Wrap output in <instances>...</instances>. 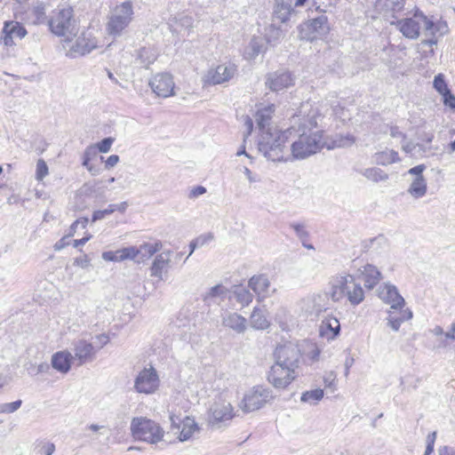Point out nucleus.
Segmentation results:
<instances>
[{
	"label": "nucleus",
	"instance_id": "58",
	"mask_svg": "<svg viewBox=\"0 0 455 455\" xmlns=\"http://www.w3.org/2000/svg\"><path fill=\"white\" fill-rule=\"evenodd\" d=\"M206 193V188L204 186H196L193 188L188 195L189 198H196Z\"/></svg>",
	"mask_w": 455,
	"mask_h": 455
},
{
	"label": "nucleus",
	"instance_id": "34",
	"mask_svg": "<svg viewBox=\"0 0 455 455\" xmlns=\"http://www.w3.org/2000/svg\"><path fill=\"white\" fill-rule=\"evenodd\" d=\"M200 428L194 419L186 417L182 421V428L179 435L181 442L188 441L195 433L199 432Z\"/></svg>",
	"mask_w": 455,
	"mask_h": 455
},
{
	"label": "nucleus",
	"instance_id": "8",
	"mask_svg": "<svg viewBox=\"0 0 455 455\" xmlns=\"http://www.w3.org/2000/svg\"><path fill=\"white\" fill-rule=\"evenodd\" d=\"M301 40L314 41L321 39L330 32V24L325 14L322 13L300 24L298 28Z\"/></svg>",
	"mask_w": 455,
	"mask_h": 455
},
{
	"label": "nucleus",
	"instance_id": "30",
	"mask_svg": "<svg viewBox=\"0 0 455 455\" xmlns=\"http://www.w3.org/2000/svg\"><path fill=\"white\" fill-rule=\"evenodd\" d=\"M102 259L106 261H123L125 259H134L133 246L125 247L115 251H105L102 253Z\"/></svg>",
	"mask_w": 455,
	"mask_h": 455
},
{
	"label": "nucleus",
	"instance_id": "24",
	"mask_svg": "<svg viewBox=\"0 0 455 455\" xmlns=\"http://www.w3.org/2000/svg\"><path fill=\"white\" fill-rule=\"evenodd\" d=\"M340 331L339 321L333 316L325 317L319 327V334L321 337L328 340L334 339Z\"/></svg>",
	"mask_w": 455,
	"mask_h": 455
},
{
	"label": "nucleus",
	"instance_id": "42",
	"mask_svg": "<svg viewBox=\"0 0 455 455\" xmlns=\"http://www.w3.org/2000/svg\"><path fill=\"white\" fill-rule=\"evenodd\" d=\"M323 390L321 388L306 391L302 393L300 401L309 404H317L323 399Z\"/></svg>",
	"mask_w": 455,
	"mask_h": 455
},
{
	"label": "nucleus",
	"instance_id": "9",
	"mask_svg": "<svg viewBox=\"0 0 455 455\" xmlns=\"http://www.w3.org/2000/svg\"><path fill=\"white\" fill-rule=\"evenodd\" d=\"M160 386V379L156 370L153 366L142 369L134 379L133 388L139 394L152 395Z\"/></svg>",
	"mask_w": 455,
	"mask_h": 455
},
{
	"label": "nucleus",
	"instance_id": "51",
	"mask_svg": "<svg viewBox=\"0 0 455 455\" xmlns=\"http://www.w3.org/2000/svg\"><path fill=\"white\" fill-rule=\"evenodd\" d=\"M328 295H329V293L323 294V295L322 294H315L312 296V302L314 304V306H313L314 312L320 313L322 311L326 310V307H324V305H322L321 302L323 300H324Z\"/></svg>",
	"mask_w": 455,
	"mask_h": 455
},
{
	"label": "nucleus",
	"instance_id": "48",
	"mask_svg": "<svg viewBox=\"0 0 455 455\" xmlns=\"http://www.w3.org/2000/svg\"><path fill=\"white\" fill-rule=\"evenodd\" d=\"M96 154L93 146L87 147L83 155V166H84L90 172H92V165L90 164L92 157Z\"/></svg>",
	"mask_w": 455,
	"mask_h": 455
},
{
	"label": "nucleus",
	"instance_id": "36",
	"mask_svg": "<svg viewBox=\"0 0 455 455\" xmlns=\"http://www.w3.org/2000/svg\"><path fill=\"white\" fill-rule=\"evenodd\" d=\"M355 141V139L351 134H337L331 139V142L324 141V147L328 149H333L335 148H346L352 146Z\"/></svg>",
	"mask_w": 455,
	"mask_h": 455
},
{
	"label": "nucleus",
	"instance_id": "15",
	"mask_svg": "<svg viewBox=\"0 0 455 455\" xmlns=\"http://www.w3.org/2000/svg\"><path fill=\"white\" fill-rule=\"evenodd\" d=\"M295 77L286 70H277L267 76L266 85L273 92H279L294 84Z\"/></svg>",
	"mask_w": 455,
	"mask_h": 455
},
{
	"label": "nucleus",
	"instance_id": "6",
	"mask_svg": "<svg viewBox=\"0 0 455 455\" xmlns=\"http://www.w3.org/2000/svg\"><path fill=\"white\" fill-rule=\"evenodd\" d=\"M131 431L134 438L150 443L161 441L164 433L157 423L145 418H134L131 423Z\"/></svg>",
	"mask_w": 455,
	"mask_h": 455
},
{
	"label": "nucleus",
	"instance_id": "31",
	"mask_svg": "<svg viewBox=\"0 0 455 455\" xmlns=\"http://www.w3.org/2000/svg\"><path fill=\"white\" fill-rule=\"evenodd\" d=\"M274 111H275L274 105L267 106V107L259 109L257 111L255 118H256L257 125L260 131V133L262 132L267 131L268 128H271L269 126V122L271 120Z\"/></svg>",
	"mask_w": 455,
	"mask_h": 455
},
{
	"label": "nucleus",
	"instance_id": "38",
	"mask_svg": "<svg viewBox=\"0 0 455 455\" xmlns=\"http://www.w3.org/2000/svg\"><path fill=\"white\" fill-rule=\"evenodd\" d=\"M156 57L152 49L142 47L137 52L136 61L141 66L148 68Z\"/></svg>",
	"mask_w": 455,
	"mask_h": 455
},
{
	"label": "nucleus",
	"instance_id": "56",
	"mask_svg": "<svg viewBox=\"0 0 455 455\" xmlns=\"http://www.w3.org/2000/svg\"><path fill=\"white\" fill-rule=\"evenodd\" d=\"M325 387L335 388L336 386V375L331 371L327 373L323 378Z\"/></svg>",
	"mask_w": 455,
	"mask_h": 455
},
{
	"label": "nucleus",
	"instance_id": "22",
	"mask_svg": "<svg viewBox=\"0 0 455 455\" xmlns=\"http://www.w3.org/2000/svg\"><path fill=\"white\" fill-rule=\"evenodd\" d=\"M387 315V325L395 331H399L401 324L413 316L411 310L404 308V307L398 309H389Z\"/></svg>",
	"mask_w": 455,
	"mask_h": 455
},
{
	"label": "nucleus",
	"instance_id": "61",
	"mask_svg": "<svg viewBox=\"0 0 455 455\" xmlns=\"http://www.w3.org/2000/svg\"><path fill=\"white\" fill-rule=\"evenodd\" d=\"M179 22L187 28L193 26V19L188 15H180Z\"/></svg>",
	"mask_w": 455,
	"mask_h": 455
},
{
	"label": "nucleus",
	"instance_id": "7",
	"mask_svg": "<svg viewBox=\"0 0 455 455\" xmlns=\"http://www.w3.org/2000/svg\"><path fill=\"white\" fill-rule=\"evenodd\" d=\"M273 399L274 395L270 388L255 386L244 395L239 407L243 412L248 413L259 410Z\"/></svg>",
	"mask_w": 455,
	"mask_h": 455
},
{
	"label": "nucleus",
	"instance_id": "5",
	"mask_svg": "<svg viewBox=\"0 0 455 455\" xmlns=\"http://www.w3.org/2000/svg\"><path fill=\"white\" fill-rule=\"evenodd\" d=\"M133 16V4L131 1L116 4L108 15L107 33L115 38L122 36L132 23Z\"/></svg>",
	"mask_w": 455,
	"mask_h": 455
},
{
	"label": "nucleus",
	"instance_id": "43",
	"mask_svg": "<svg viewBox=\"0 0 455 455\" xmlns=\"http://www.w3.org/2000/svg\"><path fill=\"white\" fill-rule=\"evenodd\" d=\"M264 51V44L259 38H252L249 44V50L246 52L249 59H254Z\"/></svg>",
	"mask_w": 455,
	"mask_h": 455
},
{
	"label": "nucleus",
	"instance_id": "60",
	"mask_svg": "<svg viewBox=\"0 0 455 455\" xmlns=\"http://www.w3.org/2000/svg\"><path fill=\"white\" fill-rule=\"evenodd\" d=\"M95 339L99 341L100 344L99 347H96L98 351L109 342V337L105 333L96 335Z\"/></svg>",
	"mask_w": 455,
	"mask_h": 455
},
{
	"label": "nucleus",
	"instance_id": "49",
	"mask_svg": "<svg viewBox=\"0 0 455 455\" xmlns=\"http://www.w3.org/2000/svg\"><path fill=\"white\" fill-rule=\"evenodd\" d=\"M22 404L21 400H17L12 403H4L0 404V413H12L19 410Z\"/></svg>",
	"mask_w": 455,
	"mask_h": 455
},
{
	"label": "nucleus",
	"instance_id": "50",
	"mask_svg": "<svg viewBox=\"0 0 455 455\" xmlns=\"http://www.w3.org/2000/svg\"><path fill=\"white\" fill-rule=\"evenodd\" d=\"M48 175V166L44 159H39L36 163V179L43 180Z\"/></svg>",
	"mask_w": 455,
	"mask_h": 455
},
{
	"label": "nucleus",
	"instance_id": "13",
	"mask_svg": "<svg viewBox=\"0 0 455 455\" xmlns=\"http://www.w3.org/2000/svg\"><path fill=\"white\" fill-rule=\"evenodd\" d=\"M72 346L74 362H76L77 365L91 363L95 359L98 349L91 342L81 339L74 341Z\"/></svg>",
	"mask_w": 455,
	"mask_h": 455
},
{
	"label": "nucleus",
	"instance_id": "52",
	"mask_svg": "<svg viewBox=\"0 0 455 455\" xmlns=\"http://www.w3.org/2000/svg\"><path fill=\"white\" fill-rule=\"evenodd\" d=\"M385 243H386L385 238L382 235H380L378 237H374L368 242H365L363 248L365 251H371V250L373 251V250H376L378 248V246H379Z\"/></svg>",
	"mask_w": 455,
	"mask_h": 455
},
{
	"label": "nucleus",
	"instance_id": "45",
	"mask_svg": "<svg viewBox=\"0 0 455 455\" xmlns=\"http://www.w3.org/2000/svg\"><path fill=\"white\" fill-rule=\"evenodd\" d=\"M414 17L419 19V21L423 23V28L427 32H430L432 35H435V27L434 22L427 19V17L419 10H416L414 13Z\"/></svg>",
	"mask_w": 455,
	"mask_h": 455
},
{
	"label": "nucleus",
	"instance_id": "64",
	"mask_svg": "<svg viewBox=\"0 0 455 455\" xmlns=\"http://www.w3.org/2000/svg\"><path fill=\"white\" fill-rule=\"evenodd\" d=\"M44 455H52L55 451V445L52 443H44L42 447Z\"/></svg>",
	"mask_w": 455,
	"mask_h": 455
},
{
	"label": "nucleus",
	"instance_id": "53",
	"mask_svg": "<svg viewBox=\"0 0 455 455\" xmlns=\"http://www.w3.org/2000/svg\"><path fill=\"white\" fill-rule=\"evenodd\" d=\"M291 228H293L297 236L301 241H306L308 238V232L306 230L305 226L299 223H291Z\"/></svg>",
	"mask_w": 455,
	"mask_h": 455
},
{
	"label": "nucleus",
	"instance_id": "54",
	"mask_svg": "<svg viewBox=\"0 0 455 455\" xmlns=\"http://www.w3.org/2000/svg\"><path fill=\"white\" fill-rule=\"evenodd\" d=\"M114 141H115V139L112 137L105 138L101 141H100L99 143L96 144V148H98V150L100 153H108L110 150L111 146L114 143Z\"/></svg>",
	"mask_w": 455,
	"mask_h": 455
},
{
	"label": "nucleus",
	"instance_id": "57",
	"mask_svg": "<svg viewBox=\"0 0 455 455\" xmlns=\"http://www.w3.org/2000/svg\"><path fill=\"white\" fill-rule=\"evenodd\" d=\"M442 96L443 97L444 104L451 108L455 109V95L451 93V90Z\"/></svg>",
	"mask_w": 455,
	"mask_h": 455
},
{
	"label": "nucleus",
	"instance_id": "37",
	"mask_svg": "<svg viewBox=\"0 0 455 455\" xmlns=\"http://www.w3.org/2000/svg\"><path fill=\"white\" fill-rule=\"evenodd\" d=\"M233 296L242 307H246L251 303L253 294L244 286L236 285L233 288Z\"/></svg>",
	"mask_w": 455,
	"mask_h": 455
},
{
	"label": "nucleus",
	"instance_id": "39",
	"mask_svg": "<svg viewBox=\"0 0 455 455\" xmlns=\"http://www.w3.org/2000/svg\"><path fill=\"white\" fill-rule=\"evenodd\" d=\"M2 33H9L13 38L22 39L27 35L26 28L17 21H5Z\"/></svg>",
	"mask_w": 455,
	"mask_h": 455
},
{
	"label": "nucleus",
	"instance_id": "35",
	"mask_svg": "<svg viewBox=\"0 0 455 455\" xmlns=\"http://www.w3.org/2000/svg\"><path fill=\"white\" fill-rule=\"evenodd\" d=\"M427 180L424 176L415 177L407 192L415 199L421 198L427 194Z\"/></svg>",
	"mask_w": 455,
	"mask_h": 455
},
{
	"label": "nucleus",
	"instance_id": "26",
	"mask_svg": "<svg viewBox=\"0 0 455 455\" xmlns=\"http://www.w3.org/2000/svg\"><path fill=\"white\" fill-rule=\"evenodd\" d=\"M405 0H386V11L384 16L388 20H400V16L408 15L409 12H404Z\"/></svg>",
	"mask_w": 455,
	"mask_h": 455
},
{
	"label": "nucleus",
	"instance_id": "19",
	"mask_svg": "<svg viewBox=\"0 0 455 455\" xmlns=\"http://www.w3.org/2000/svg\"><path fill=\"white\" fill-rule=\"evenodd\" d=\"M379 298L385 303L390 305V309H398L405 305V300L399 293L397 288L390 283H386L380 288Z\"/></svg>",
	"mask_w": 455,
	"mask_h": 455
},
{
	"label": "nucleus",
	"instance_id": "59",
	"mask_svg": "<svg viewBox=\"0 0 455 455\" xmlns=\"http://www.w3.org/2000/svg\"><path fill=\"white\" fill-rule=\"evenodd\" d=\"M119 162V156L117 155H111L108 157L105 162V168L111 169L117 164Z\"/></svg>",
	"mask_w": 455,
	"mask_h": 455
},
{
	"label": "nucleus",
	"instance_id": "23",
	"mask_svg": "<svg viewBox=\"0 0 455 455\" xmlns=\"http://www.w3.org/2000/svg\"><path fill=\"white\" fill-rule=\"evenodd\" d=\"M72 362H74L73 355L68 350L54 353L51 360L52 368L63 374L70 371Z\"/></svg>",
	"mask_w": 455,
	"mask_h": 455
},
{
	"label": "nucleus",
	"instance_id": "1",
	"mask_svg": "<svg viewBox=\"0 0 455 455\" xmlns=\"http://www.w3.org/2000/svg\"><path fill=\"white\" fill-rule=\"evenodd\" d=\"M323 113L320 105L309 102L302 103L299 115L292 117L293 125L290 128L291 133H296L297 139L291 145L293 159L301 160L316 154L324 148L323 131L315 130Z\"/></svg>",
	"mask_w": 455,
	"mask_h": 455
},
{
	"label": "nucleus",
	"instance_id": "25",
	"mask_svg": "<svg viewBox=\"0 0 455 455\" xmlns=\"http://www.w3.org/2000/svg\"><path fill=\"white\" fill-rule=\"evenodd\" d=\"M170 261L171 252L169 251L158 254L150 267L151 275L157 277L161 281L164 280L163 274L167 272Z\"/></svg>",
	"mask_w": 455,
	"mask_h": 455
},
{
	"label": "nucleus",
	"instance_id": "17",
	"mask_svg": "<svg viewBox=\"0 0 455 455\" xmlns=\"http://www.w3.org/2000/svg\"><path fill=\"white\" fill-rule=\"evenodd\" d=\"M248 287L253 291L257 295L258 300L268 298L275 291V289H271V283L266 275H255L248 281Z\"/></svg>",
	"mask_w": 455,
	"mask_h": 455
},
{
	"label": "nucleus",
	"instance_id": "33",
	"mask_svg": "<svg viewBox=\"0 0 455 455\" xmlns=\"http://www.w3.org/2000/svg\"><path fill=\"white\" fill-rule=\"evenodd\" d=\"M228 293V289L222 284H217L212 287L203 297V299L205 303H217L220 304L222 301Z\"/></svg>",
	"mask_w": 455,
	"mask_h": 455
},
{
	"label": "nucleus",
	"instance_id": "63",
	"mask_svg": "<svg viewBox=\"0 0 455 455\" xmlns=\"http://www.w3.org/2000/svg\"><path fill=\"white\" fill-rule=\"evenodd\" d=\"M438 455H455V448L451 446H443L438 450Z\"/></svg>",
	"mask_w": 455,
	"mask_h": 455
},
{
	"label": "nucleus",
	"instance_id": "40",
	"mask_svg": "<svg viewBox=\"0 0 455 455\" xmlns=\"http://www.w3.org/2000/svg\"><path fill=\"white\" fill-rule=\"evenodd\" d=\"M360 172L367 180L373 182L386 181L388 179V174L377 167L366 168Z\"/></svg>",
	"mask_w": 455,
	"mask_h": 455
},
{
	"label": "nucleus",
	"instance_id": "55",
	"mask_svg": "<svg viewBox=\"0 0 455 455\" xmlns=\"http://www.w3.org/2000/svg\"><path fill=\"white\" fill-rule=\"evenodd\" d=\"M114 212L112 204H109L108 207L105 210L95 211L92 214V221H97L104 219L107 215H110Z\"/></svg>",
	"mask_w": 455,
	"mask_h": 455
},
{
	"label": "nucleus",
	"instance_id": "46",
	"mask_svg": "<svg viewBox=\"0 0 455 455\" xmlns=\"http://www.w3.org/2000/svg\"><path fill=\"white\" fill-rule=\"evenodd\" d=\"M281 36H282V30L279 28H277L274 25H270L267 28L266 39L268 43L275 44L280 40Z\"/></svg>",
	"mask_w": 455,
	"mask_h": 455
},
{
	"label": "nucleus",
	"instance_id": "10",
	"mask_svg": "<svg viewBox=\"0 0 455 455\" xmlns=\"http://www.w3.org/2000/svg\"><path fill=\"white\" fill-rule=\"evenodd\" d=\"M296 376L294 369L275 363L271 366L267 379L275 388L284 389L296 379Z\"/></svg>",
	"mask_w": 455,
	"mask_h": 455
},
{
	"label": "nucleus",
	"instance_id": "2",
	"mask_svg": "<svg viewBox=\"0 0 455 455\" xmlns=\"http://www.w3.org/2000/svg\"><path fill=\"white\" fill-rule=\"evenodd\" d=\"M329 296L334 302L344 299L352 306H357L364 299V291L354 275L349 274H338L331 277Z\"/></svg>",
	"mask_w": 455,
	"mask_h": 455
},
{
	"label": "nucleus",
	"instance_id": "14",
	"mask_svg": "<svg viewBox=\"0 0 455 455\" xmlns=\"http://www.w3.org/2000/svg\"><path fill=\"white\" fill-rule=\"evenodd\" d=\"M149 86L159 97L167 98L173 94L174 82L170 74L162 73L156 75L149 81Z\"/></svg>",
	"mask_w": 455,
	"mask_h": 455
},
{
	"label": "nucleus",
	"instance_id": "29",
	"mask_svg": "<svg viewBox=\"0 0 455 455\" xmlns=\"http://www.w3.org/2000/svg\"><path fill=\"white\" fill-rule=\"evenodd\" d=\"M161 248L162 243L160 242L145 243L138 248L133 246L134 259H137V261L148 259L160 251Z\"/></svg>",
	"mask_w": 455,
	"mask_h": 455
},
{
	"label": "nucleus",
	"instance_id": "44",
	"mask_svg": "<svg viewBox=\"0 0 455 455\" xmlns=\"http://www.w3.org/2000/svg\"><path fill=\"white\" fill-rule=\"evenodd\" d=\"M419 382V379L413 377L401 378L400 385L402 392H410L416 390Z\"/></svg>",
	"mask_w": 455,
	"mask_h": 455
},
{
	"label": "nucleus",
	"instance_id": "20",
	"mask_svg": "<svg viewBox=\"0 0 455 455\" xmlns=\"http://www.w3.org/2000/svg\"><path fill=\"white\" fill-rule=\"evenodd\" d=\"M96 48V39L94 37L86 36L85 34H83V36H79L76 43L69 48L67 55L71 58H76L77 56L88 54Z\"/></svg>",
	"mask_w": 455,
	"mask_h": 455
},
{
	"label": "nucleus",
	"instance_id": "27",
	"mask_svg": "<svg viewBox=\"0 0 455 455\" xmlns=\"http://www.w3.org/2000/svg\"><path fill=\"white\" fill-rule=\"evenodd\" d=\"M294 12L291 2L286 0H275L273 17L282 23H285Z\"/></svg>",
	"mask_w": 455,
	"mask_h": 455
},
{
	"label": "nucleus",
	"instance_id": "18",
	"mask_svg": "<svg viewBox=\"0 0 455 455\" xmlns=\"http://www.w3.org/2000/svg\"><path fill=\"white\" fill-rule=\"evenodd\" d=\"M390 25L395 28L409 39H417L419 36L420 25L419 19L414 16L397 20H389Z\"/></svg>",
	"mask_w": 455,
	"mask_h": 455
},
{
	"label": "nucleus",
	"instance_id": "12",
	"mask_svg": "<svg viewBox=\"0 0 455 455\" xmlns=\"http://www.w3.org/2000/svg\"><path fill=\"white\" fill-rule=\"evenodd\" d=\"M236 73L234 64H220L214 68H210L204 75V84L216 85L228 82Z\"/></svg>",
	"mask_w": 455,
	"mask_h": 455
},
{
	"label": "nucleus",
	"instance_id": "21",
	"mask_svg": "<svg viewBox=\"0 0 455 455\" xmlns=\"http://www.w3.org/2000/svg\"><path fill=\"white\" fill-rule=\"evenodd\" d=\"M221 323L223 326L238 334L244 333L247 330V319L235 312H227L222 315Z\"/></svg>",
	"mask_w": 455,
	"mask_h": 455
},
{
	"label": "nucleus",
	"instance_id": "28",
	"mask_svg": "<svg viewBox=\"0 0 455 455\" xmlns=\"http://www.w3.org/2000/svg\"><path fill=\"white\" fill-rule=\"evenodd\" d=\"M361 275L363 276L364 286L369 290L373 289L381 279L380 271L375 266L371 264H367L363 267V269L361 270Z\"/></svg>",
	"mask_w": 455,
	"mask_h": 455
},
{
	"label": "nucleus",
	"instance_id": "3",
	"mask_svg": "<svg viewBox=\"0 0 455 455\" xmlns=\"http://www.w3.org/2000/svg\"><path fill=\"white\" fill-rule=\"evenodd\" d=\"M288 134L291 135V129L283 132L268 128L267 131L259 134L258 148L263 156L271 161H287L285 142Z\"/></svg>",
	"mask_w": 455,
	"mask_h": 455
},
{
	"label": "nucleus",
	"instance_id": "32",
	"mask_svg": "<svg viewBox=\"0 0 455 455\" xmlns=\"http://www.w3.org/2000/svg\"><path fill=\"white\" fill-rule=\"evenodd\" d=\"M250 325L255 330H266L270 326V322L261 308L254 307L250 316Z\"/></svg>",
	"mask_w": 455,
	"mask_h": 455
},
{
	"label": "nucleus",
	"instance_id": "47",
	"mask_svg": "<svg viewBox=\"0 0 455 455\" xmlns=\"http://www.w3.org/2000/svg\"><path fill=\"white\" fill-rule=\"evenodd\" d=\"M434 88L441 94L447 93V92L450 91V89L447 86V84L444 79V76L443 74H438L434 78L433 83Z\"/></svg>",
	"mask_w": 455,
	"mask_h": 455
},
{
	"label": "nucleus",
	"instance_id": "62",
	"mask_svg": "<svg viewBox=\"0 0 455 455\" xmlns=\"http://www.w3.org/2000/svg\"><path fill=\"white\" fill-rule=\"evenodd\" d=\"M425 169H426V166L424 164H419V165H416V166L411 168L408 171V173L411 174V175H416V177L423 176L422 172H424Z\"/></svg>",
	"mask_w": 455,
	"mask_h": 455
},
{
	"label": "nucleus",
	"instance_id": "41",
	"mask_svg": "<svg viewBox=\"0 0 455 455\" xmlns=\"http://www.w3.org/2000/svg\"><path fill=\"white\" fill-rule=\"evenodd\" d=\"M375 161L378 164L388 165L399 161L398 153L395 150H385L377 153Z\"/></svg>",
	"mask_w": 455,
	"mask_h": 455
},
{
	"label": "nucleus",
	"instance_id": "4",
	"mask_svg": "<svg viewBox=\"0 0 455 455\" xmlns=\"http://www.w3.org/2000/svg\"><path fill=\"white\" fill-rule=\"evenodd\" d=\"M48 26L52 34L64 37L67 41L76 37L79 31L78 21L70 6L52 11L48 20Z\"/></svg>",
	"mask_w": 455,
	"mask_h": 455
},
{
	"label": "nucleus",
	"instance_id": "11",
	"mask_svg": "<svg viewBox=\"0 0 455 455\" xmlns=\"http://www.w3.org/2000/svg\"><path fill=\"white\" fill-rule=\"evenodd\" d=\"M275 363L296 370L299 367L300 351L292 343L278 346L274 352Z\"/></svg>",
	"mask_w": 455,
	"mask_h": 455
},
{
	"label": "nucleus",
	"instance_id": "16",
	"mask_svg": "<svg viewBox=\"0 0 455 455\" xmlns=\"http://www.w3.org/2000/svg\"><path fill=\"white\" fill-rule=\"evenodd\" d=\"M235 414L230 403L216 402L210 409L209 422L212 426L220 427V423L231 420Z\"/></svg>",
	"mask_w": 455,
	"mask_h": 455
}]
</instances>
